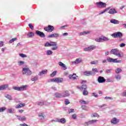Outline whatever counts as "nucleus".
<instances>
[{"label":"nucleus","mask_w":126,"mask_h":126,"mask_svg":"<svg viewBox=\"0 0 126 126\" xmlns=\"http://www.w3.org/2000/svg\"><path fill=\"white\" fill-rule=\"evenodd\" d=\"M115 78H116V80H118V81L121 80V79H122L121 75H119V74L115 75Z\"/></svg>","instance_id":"ea45409f"},{"label":"nucleus","mask_w":126,"mask_h":126,"mask_svg":"<svg viewBox=\"0 0 126 126\" xmlns=\"http://www.w3.org/2000/svg\"><path fill=\"white\" fill-rule=\"evenodd\" d=\"M80 104H82V105H88V101H86L84 100H80Z\"/></svg>","instance_id":"72a5a7b5"},{"label":"nucleus","mask_w":126,"mask_h":126,"mask_svg":"<svg viewBox=\"0 0 126 126\" xmlns=\"http://www.w3.org/2000/svg\"><path fill=\"white\" fill-rule=\"evenodd\" d=\"M106 82H113V80L110 78H107L106 79Z\"/></svg>","instance_id":"69168bd1"},{"label":"nucleus","mask_w":126,"mask_h":126,"mask_svg":"<svg viewBox=\"0 0 126 126\" xmlns=\"http://www.w3.org/2000/svg\"><path fill=\"white\" fill-rule=\"evenodd\" d=\"M109 40H110V39H109V38L105 36H101V40L102 41H109Z\"/></svg>","instance_id":"e433bc0d"},{"label":"nucleus","mask_w":126,"mask_h":126,"mask_svg":"<svg viewBox=\"0 0 126 126\" xmlns=\"http://www.w3.org/2000/svg\"><path fill=\"white\" fill-rule=\"evenodd\" d=\"M24 64V61H20L18 62V65L19 66L23 65Z\"/></svg>","instance_id":"49530a36"},{"label":"nucleus","mask_w":126,"mask_h":126,"mask_svg":"<svg viewBox=\"0 0 126 126\" xmlns=\"http://www.w3.org/2000/svg\"><path fill=\"white\" fill-rule=\"evenodd\" d=\"M46 55H47V56H51V55H53V51L50 50H47L46 51Z\"/></svg>","instance_id":"4c0bfd02"},{"label":"nucleus","mask_w":126,"mask_h":126,"mask_svg":"<svg viewBox=\"0 0 126 126\" xmlns=\"http://www.w3.org/2000/svg\"><path fill=\"white\" fill-rule=\"evenodd\" d=\"M69 113L70 114V113H73L74 112V109H70L68 110Z\"/></svg>","instance_id":"0e129e2a"},{"label":"nucleus","mask_w":126,"mask_h":126,"mask_svg":"<svg viewBox=\"0 0 126 126\" xmlns=\"http://www.w3.org/2000/svg\"><path fill=\"white\" fill-rule=\"evenodd\" d=\"M82 62V59L81 58L77 59L74 62H72V64H78Z\"/></svg>","instance_id":"a211bd4d"},{"label":"nucleus","mask_w":126,"mask_h":126,"mask_svg":"<svg viewBox=\"0 0 126 126\" xmlns=\"http://www.w3.org/2000/svg\"><path fill=\"white\" fill-rule=\"evenodd\" d=\"M19 56L20 57H21V58H27V55L23 54V53H20L19 54Z\"/></svg>","instance_id":"8fccbe9b"},{"label":"nucleus","mask_w":126,"mask_h":126,"mask_svg":"<svg viewBox=\"0 0 126 126\" xmlns=\"http://www.w3.org/2000/svg\"><path fill=\"white\" fill-rule=\"evenodd\" d=\"M38 117L40 120H44L45 119V115H44V113H39L38 114Z\"/></svg>","instance_id":"7c9ffc66"},{"label":"nucleus","mask_w":126,"mask_h":126,"mask_svg":"<svg viewBox=\"0 0 126 126\" xmlns=\"http://www.w3.org/2000/svg\"><path fill=\"white\" fill-rule=\"evenodd\" d=\"M25 106V103H20L15 106L16 109H19L24 107Z\"/></svg>","instance_id":"c756f323"},{"label":"nucleus","mask_w":126,"mask_h":126,"mask_svg":"<svg viewBox=\"0 0 126 126\" xmlns=\"http://www.w3.org/2000/svg\"><path fill=\"white\" fill-rule=\"evenodd\" d=\"M83 74L86 76H90V75H93V72L91 71H85L83 72Z\"/></svg>","instance_id":"6ab92c4d"},{"label":"nucleus","mask_w":126,"mask_h":126,"mask_svg":"<svg viewBox=\"0 0 126 126\" xmlns=\"http://www.w3.org/2000/svg\"><path fill=\"white\" fill-rule=\"evenodd\" d=\"M95 5H96L97 7L103 8L104 7H106V6H107V4H106L105 2L99 1L96 2Z\"/></svg>","instance_id":"6e6552de"},{"label":"nucleus","mask_w":126,"mask_h":126,"mask_svg":"<svg viewBox=\"0 0 126 126\" xmlns=\"http://www.w3.org/2000/svg\"><path fill=\"white\" fill-rule=\"evenodd\" d=\"M107 61L108 63H121L122 61L118 60L117 59H113L111 57L107 58Z\"/></svg>","instance_id":"39448f33"},{"label":"nucleus","mask_w":126,"mask_h":126,"mask_svg":"<svg viewBox=\"0 0 126 126\" xmlns=\"http://www.w3.org/2000/svg\"><path fill=\"white\" fill-rule=\"evenodd\" d=\"M7 113H9V114H14V109L13 108L7 109Z\"/></svg>","instance_id":"2f4dec72"},{"label":"nucleus","mask_w":126,"mask_h":126,"mask_svg":"<svg viewBox=\"0 0 126 126\" xmlns=\"http://www.w3.org/2000/svg\"><path fill=\"white\" fill-rule=\"evenodd\" d=\"M54 95L56 98H63L62 93H55Z\"/></svg>","instance_id":"a878e982"},{"label":"nucleus","mask_w":126,"mask_h":126,"mask_svg":"<svg viewBox=\"0 0 126 126\" xmlns=\"http://www.w3.org/2000/svg\"><path fill=\"white\" fill-rule=\"evenodd\" d=\"M83 95H84V96H87V95H88V91H87V90H83Z\"/></svg>","instance_id":"a19ab883"},{"label":"nucleus","mask_w":126,"mask_h":126,"mask_svg":"<svg viewBox=\"0 0 126 126\" xmlns=\"http://www.w3.org/2000/svg\"><path fill=\"white\" fill-rule=\"evenodd\" d=\"M120 48H123V47H126V43H121L120 44Z\"/></svg>","instance_id":"680f3d73"},{"label":"nucleus","mask_w":126,"mask_h":126,"mask_svg":"<svg viewBox=\"0 0 126 126\" xmlns=\"http://www.w3.org/2000/svg\"><path fill=\"white\" fill-rule=\"evenodd\" d=\"M50 45L51 47H53L51 48V50H52V51H56V50H58V46H57V42L51 41Z\"/></svg>","instance_id":"9b49d317"},{"label":"nucleus","mask_w":126,"mask_h":126,"mask_svg":"<svg viewBox=\"0 0 126 126\" xmlns=\"http://www.w3.org/2000/svg\"><path fill=\"white\" fill-rule=\"evenodd\" d=\"M44 29L45 31H46L47 32H49V31H50V32H53L55 28L53 26L48 25L47 27L44 28Z\"/></svg>","instance_id":"9d476101"},{"label":"nucleus","mask_w":126,"mask_h":126,"mask_svg":"<svg viewBox=\"0 0 126 126\" xmlns=\"http://www.w3.org/2000/svg\"><path fill=\"white\" fill-rule=\"evenodd\" d=\"M95 42H102V37H101V36L100 37H99V38H96L95 39Z\"/></svg>","instance_id":"de8ad7c7"},{"label":"nucleus","mask_w":126,"mask_h":126,"mask_svg":"<svg viewBox=\"0 0 126 126\" xmlns=\"http://www.w3.org/2000/svg\"><path fill=\"white\" fill-rule=\"evenodd\" d=\"M93 96H94V97H95V98H98V94H97L96 93H93L92 94Z\"/></svg>","instance_id":"e2e57ef3"},{"label":"nucleus","mask_w":126,"mask_h":126,"mask_svg":"<svg viewBox=\"0 0 126 126\" xmlns=\"http://www.w3.org/2000/svg\"><path fill=\"white\" fill-rule=\"evenodd\" d=\"M92 118H99V116L97 113H94L92 115Z\"/></svg>","instance_id":"c03bdc74"},{"label":"nucleus","mask_w":126,"mask_h":126,"mask_svg":"<svg viewBox=\"0 0 126 126\" xmlns=\"http://www.w3.org/2000/svg\"><path fill=\"white\" fill-rule=\"evenodd\" d=\"M92 71H93V74H95L96 73H98V69L95 68H93L92 69Z\"/></svg>","instance_id":"79ce46f5"},{"label":"nucleus","mask_w":126,"mask_h":126,"mask_svg":"<svg viewBox=\"0 0 126 126\" xmlns=\"http://www.w3.org/2000/svg\"><path fill=\"white\" fill-rule=\"evenodd\" d=\"M104 99L105 100H113V97H109V96H105L104 97Z\"/></svg>","instance_id":"4d7b16f0"},{"label":"nucleus","mask_w":126,"mask_h":126,"mask_svg":"<svg viewBox=\"0 0 126 126\" xmlns=\"http://www.w3.org/2000/svg\"><path fill=\"white\" fill-rule=\"evenodd\" d=\"M72 119H73V120H76V118L77 117V116L76 115V114H74L73 115H72Z\"/></svg>","instance_id":"5fc2aeb1"},{"label":"nucleus","mask_w":126,"mask_h":126,"mask_svg":"<svg viewBox=\"0 0 126 126\" xmlns=\"http://www.w3.org/2000/svg\"><path fill=\"white\" fill-rule=\"evenodd\" d=\"M109 9H110V7H108V8H106L105 9H104L103 11L100 12L99 13V15H101V14L105 13V12H106V11H108V10H109Z\"/></svg>","instance_id":"f704fd0d"},{"label":"nucleus","mask_w":126,"mask_h":126,"mask_svg":"<svg viewBox=\"0 0 126 126\" xmlns=\"http://www.w3.org/2000/svg\"><path fill=\"white\" fill-rule=\"evenodd\" d=\"M62 95V98H65V97H68V96H70L69 93H68V91H66L63 93H61Z\"/></svg>","instance_id":"f3484780"},{"label":"nucleus","mask_w":126,"mask_h":126,"mask_svg":"<svg viewBox=\"0 0 126 126\" xmlns=\"http://www.w3.org/2000/svg\"><path fill=\"white\" fill-rule=\"evenodd\" d=\"M112 70H113L112 69H109L106 70V73H111L112 72Z\"/></svg>","instance_id":"bf43d9fd"},{"label":"nucleus","mask_w":126,"mask_h":126,"mask_svg":"<svg viewBox=\"0 0 126 126\" xmlns=\"http://www.w3.org/2000/svg\"><path fill=\"white\" fill-rule=\"evenodd\" d=\"M58 64L60 65V66H62V67L63 68L64 70H65L67 69L66 65H65V64H64V63H63L62 62H60Z\"/></svg>","instance_id":"412c9836"},{"label":"nucleus","mask_w":126,"mask_h":126,"mask_svg":"<svg viewBox=\"0 0 126 126\" xmlns=\"http://www.w3.org/2000/svg\"><path fill=\"white\" fill-rule=\"evenodd\" d=\"M22 72L23 74L26 75V76H30L32 74V72L28 67L23 68Z\"/></svg>","instance_id":"f03ea898"},{"label":"nucleus","mask_w":126,"mask_h":126,"mask_svg":"<svg viewBox=\"0 0 126 126\" xmlns=\"http://www.w3.org/2000/svg\"><path fill=\"white\" fill-rule=\"evenodd\" d=\"M44 47H51V43L49 42H47L45 44H44Z\"/></svg>","instance_id":"864d4df0"},{"label":"nucleus","mask_w":126,"mask_h":126,"mask_svg":"<svg viewBox=\"0 0 126 126\" xmlns=\"http://www.w3.org/2000/svg\"><path fill=\"white\" fill-rule=\"evenodd\" d=\"M97 122H98V120H92L88 121V123L89 124V126H90V125H94V124H96Z\"/></svg>","instance_id":"b1692460"},{"label":"nucleus","mask_w":126,"mask_h":126,"mask_svg":"<svg viewBox=\"0 0 126 126\" xmlns=\"http://www.w3.org/2000/svg\"><path fill=\"white\" fill-rule=\"evenodd\" d=\"M56 74H57V71H53V72L50 74V76H51V77H54V76H56Z\"/></svg>","instance_id":"a18cd8bd"},{"label":"nucleus","mask_w":126,"mask_h":126,"mask_svg":"<svg viewBox=\"0 0 126 126\" xmlns=\"http://www.w3.org/2000/svg\"><path fill=\"white\" fill-rule=\"evenodd\" d=\"M29 26L30 29H32V30H33V29H34V27L33 26V25L32 24H29Z\"/></svg>","instance_id":"052dcab7"},{"label":"nucleus","mask_w":126,"mask_h":126,"mask_svg":"<svg viewBox=\"0 0 126 126\" xmlns=\"http://www.w3.org/2000/svg\"><path fill=\"white\" fill-rule=\"evenodd\" d=\"M81 108L82 110H86V105H82Z\"/></svg>","instance_id":"338daca9"},{"label":"nucleus","mask_w":126,"mask_h":126,"mask_svg":"<svg viewBox=\"0 0 126 126\" xmlns=\"http://www.w3.org/2000/svg\"><path fill=\"white\" fill-rule=\"evenodd\" d=\"M110 23L112 24H120V22L115 19H112L110 20Z\"/></svg>","instance_id":"5701e85b"},{"label":"nucleus","mask_w":126,"mask_h":126,"mask_svg":"<svg viewBox=\"0 0 126 126\" xmlns=\"http://www.w3.org/2000/svg\"><path fill=\"white\" fill-rule=\"evenodd\" d=\"M26 121V117L25 116L21 117V121L25 122Z\"/></svg>","instance_id":"603ef678"},{"label":"nucleus","mask_w":126,"mask_h":126,"mask_svg":"<svg viewBox=\"0 0 126 126\" xmlns=\"http://www.w3.org/2000/svg\"><path fill=\"white\" fill-rule=\"evenodd\" d=\"M32 81H36V80H38V76H35L33 78L31 79Z\"/></svg>","instance_id":"3c124183"},{"label":"nucleus","mask_w":126,"mask_h":126,"mask_svg":"<svg viewBox=\"0 0 126 126\" xmlns=\"http://www.w3.org/2000/svg\"><path fill=\"white\" fill-rule=\"evenodd\" d=\"M58 123H60V124H65L66 123V120L64 118L59 119Z\"/></svg>","instance_id":"393cba45"},{"label":"nucleus","mask_w":126,"mask_h":126,"mask_svg":"<svg viewBox=\"0 0 126 126\" xmlns=\"http://www.w3.org/2000/svg\"><path fill=\"white\" fill-rule=\"evenodd\" d=\"M36 104L37 106H44V105H50L49 102H47L46 101H44L43 100L37 101L36 102Z\"/></svg>","instance_id":"f8f14e48"},{"label":"nucleus","mask_w":126,"mask_h":126,"mask_svg":"<svg viewBox=\"0 0 126 126\" xmlns=\"http://www.w3.org/2000/svg\"><path fill=\"white\" fill-rule=\"evenodd\" d=\"M59 37H60V34L57 33H52L48 36V38H59Z\"/></svg>","instance_id":"dca6fc26"},{"label":"nucleus","mask_w":126,"mask_h":126,"mask_svg":"<svg viewBox=\"0 0 126 126\" xmlns=\"http://www.w3.org/2000/svg\"><path fill=\"white\" fill-rule=\"evenodd\" d=\"M112 37L113 38H122L123 37V34L121 32H114L111 34Z\"/></svg>","instance_id":"0eeeda50"},{"label":"nucleus","mask_w":126,"mask_h":126,"mask_svg":"<svg viewBox=\"0 0 126 126\" xmlns=\"http://www.w3.org/2000/svg\"><path fill=\"white\" fill-rule=\"evenodd\" d=\"M97 81L99 83H104L106 82V79L102 76H99L97 78Z\"/></svg>","instance_id":"4468645a"},{"label":"nucleus","mask_w":126,"mask_h":126,"mask_svg":"<svg viewBox=\"0 0 126 126\" xmlns=\"http://www.w3.org/2000/svg\"><path fill=\"white\" fill-rule=\"evenodd\" d=\"M108 13H109V14H116V13H118V11H117V10L115 8H111L110 9Z\"/></svg>","instance_id":"aec40b11"},{"label":"nucleus","mask_w":126,"mask_h":126,"mask_svg":"<svg viewBox=\"0 0 126 126\" xmlns=\"http://www.w3.org/2000/svg\"><path fill=\"white\" fill-rule=\"evenodd\" d=\"M51 123H59V118L53 119L51 121Z\"/></svg>","instance_id":"09e8293b"},{"label":"nucleus","mask_w":126,"mask_h":126,"mask_svg":"<svg viewBox=\"0 0 126 126\" xmlns=\"http://www.w3.org/2000/svg\"><path fill=\"white\" fill-rule=\"evenodd\" d=\"M27 88V85L22 86L20 87H13L14 90H17V91H24L26 90Z\"/></svg>","instance_id":"423d86ee"},{"label":"nucleus","mask_w":126,"mask_h":126,"mask_svg":"<svg viewBox=\"0 0 126 126\" xmlns=\"http://www.w3.org/2000/svg\"><path fill=\"white\" fill-rule=\"evenodd\" d=\"M96 48H97V46L95 45H91L89 47L84 48V51H85V52H89V51H93V50H95Z\"/></svg>","instance_id":"1a4fd4ad"},{"label":"nucleus","mask_w":126,"mask_h":126,"mask_svg":"<svg viewBox=\"0 0 126 126\" xmlns=\"http://www.w3.org/2000/svg\"><path fill=\"white\" fill-rule=\"evenodd\" d=\"M69 79H73V80H76L77 79V77H78V76H76V74L73 73L72 75H69L68 77Z\"/></svg>","instance_id":"2eb2a0df"},{"label":"nucleus","mask_w":126,"mask_h":126,"mask_svg":"<svg viewBox=\"0 0 126 126\" xmlns=\"http://www.w3.org/2000/svg\"><path fill=\"white\" fill-rule=\"evenodd\" d=\"M35 34L38 36H39V37H41V38H45V37H46L45 33L40 31H36Z\"/></svg>","instance_id":"ddd939ff"},{"label":"nucleus","mask_w":126,"mask_h":126,"mask_svg":"<svg viewBox=\"0 0 126 126\" xmlns=\"http://www.w3.org/2000/svg\"><path fill=\"white\" fill-rule=\"evenodd\" d=\"M16 40V38H12L11 40H10L9 43H10V44H12V43H13V42H14V41H15Z\"/></svg>","instance_id":"13d9d810"},{"label":"nucleus","mask_w":126,"mask_h":126,"mask_svg":"<svg viewBox=\"0 0 126 126\" xmlns=\"http://www.w3.org/2000/svg\"><path fill=\"white\" fill-rule=\"evenodd\" d=\"M5 98H6L7 99H8V100H12V96L8 94H7L5 95Z\"/></svg>","instance_id":"c9c22d12"},{"label":"nucleus","mask_w":126,"mask_h":126,"mask_svg":"<svg viewBox=\"0 0 126 126\" xmlns=\"http://www.w3.org/2000/svg\"><path fill=\"white\" fill-rule=\"evenodd\" d=\"M119 123V120H118L116 118H113L111 121V123L113 124V125H117Z\"/></svg>","instance_id":"4be33fe9"},{"label":"nucleus","mask_w":126,"mask_h":126,"mask_svg":"<svg viewBox=\"0 0 126 126\" xmlns=\"http://www.w3.org/2000/svg\"><path fill=\"white\" fill-rule=\"evenodd\" d=\"M84 126H89V124L88 123V122H86L84 123Z\"/></svg>","instance_id":"774afa93"},{"label":"nucleus","mask_w":126,"mask_h":126,"mask_svg":"<svg viewBox=\"0 0 126 126\" xmlns=\"http://www.w3.org/2000/svg\"><path fill=\"white\" fill-rule=\"evenodd\" d=\"M90 33V31H88V32H82L79 33V35L80 36H82V35H86L87 34H89Z\"/></svg>","instance_id":"473e14b6"},{"label":"nucleus","mask_w":126,"mask_h":126,"mask_svg":"<svg viewBox=\"0 0 126 126\" xmlns=\"http://www.w3.org/2000/svg\"><path fill=\"white\" fill-rule=\"evenodd\" d=\"M82 86H78L77 87L78 89H79V90H87V85H86V83H87V81H82L81 82Z\"/></svg>","instance_id":"7ed1b4c3"},{"label":"nucleus","mask_w":126,"mask_h":126,"mask_svg":"<svg viewBox=\"0 0 126 126\" xmlns=\"http://www.w3.org/2000/svg\"><path fill=\"white\" fill-rule=\"evenodd\" d=\"M35 36V34L32 32H29L27 34V36L29 37V38H32V37H34Z\"/></svg>","instance_id":"cd10ccee"},{"label":"nucleus","mask_w":126,"mask_h":126,"mask_svg":"<svg viewBox=\"0 0 126 126\" xmlns=\"http://www.w3.org/2000/svg\"><path fill=\"white\" fill-rule=\"evenodd\" d=\"M5 110H6V107H3L0 108V113L3 112L4 111H5Z\"/></svg>","instance_id":"37998d69"},{"label":"nucleus","mask_w":126,"mask_h":126,"mask_svg":"<svg viewBox=\"0 0 126 126\" xmlns=\"http://www.w3.org/2000/svg\"><path fill=\"white\" fill-rule=\"evenodd\" d=\"M63 81V78H55L48 81V82H55L56 83H62Z\"/></svg>","instance_id":"20e7f679"},{"label":"nucleus","mask_w":126,"mask_h":126,"mask_svg":"<svg viewBox=\"0 0 126 126\" xmlns=\"http://www.w3.org/2000/svg\"><path fill=\"white\" fill-rule=\"evenodd\" d=\"M111 55H114L118 58H123L124 54L120 52V50L117 48L112 49L110 52Z\"/></svg>","instance_id":"f257e3e1"},{"label":"nucleus","mask_w":126,"mask_h":126,"mask_svg":"<svg viewBox=\"0 0 126 126\" xmlns=\"http://www.w3.org/2000/svg\"><path fill=\"white\" fill-rule=\"evenodd\" d=\"M7 87H8V85L5 84L1 85V86H0V91L4 90V89H6Z\"/></svg>","instance_id":"bb28decb"},{"label":"nucleus","mask_w":126,"mask_h":126,"mask_svg":"<svg viewBox=\"0 0 126 126\" xmlns=\"http://www.w3.org/2000/svg\"><path fill=\"white\" fill-rule=\"evenodd\" d=\"M122 69L120 68H118L115 70V72L116 73H117V74H119V73H121V72H122Z\"/></svg>","instance_id":"58836bf2"},{"label":"nucleus","mask_w":126,"mask_h":126,"mask_svg":"<svg viewBox=\"0 0 126 126\" xmlns=\"http://www.w3.org/2000/svg\"><path fill=\"white\" fill-rule=\"evenodd\" d=\"M47 72H48V70H42L41 72H40L38 74L39 76H41L43 74H47Z\"/></svg>","instance_id":"c85d7f7f"},{"label":"nucleus","mask_w":126,"mask_h":126,"mask_svg":"<svg viewBox=\"0 0 126 126\" xmlns=\"http://www.w3.org/2000/svg\"><path fill=\"white\" fill-rule=\"evenodd\" d=\"M70 102H69V100H68V99H65L64 103L65 105H68V104H70Z\"/></svg>","instance_id":"6e6d98bb"}]
</instances>
